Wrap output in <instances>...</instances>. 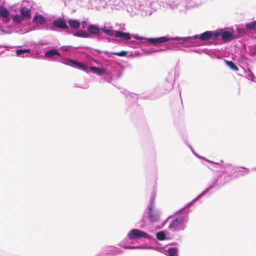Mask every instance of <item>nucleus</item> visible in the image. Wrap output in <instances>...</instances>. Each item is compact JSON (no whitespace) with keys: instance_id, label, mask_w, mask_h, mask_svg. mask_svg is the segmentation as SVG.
I'll return each mask as SVG.
<instances>
[{"instance_id":"obj_1","label":"nucleus","mask_w":256,"mask_h":256,"mask_svg":"<svg viewBox=\"0 0 256 256\" xmlns=\"http://www.w3.org/2000/svg\"><path fill=\"white\" fill-rule=\"evenodd\" d=\"M216 30L206 31L200 34H196L192 36L172 37L168 35L158 38H145L139 36L138 34L132 36L134 38L139 40L142 44L150 43L154 46L162 44L170 40L176 42V44H186L187 46H198L200 41H206L208 40H216Z\"/></svg>"},{"instance_id":"obj_2","label":"nucleus","mask_w":256,"mask_h":256,"mask_svg":"<svg viewBox=\"0 0 256 256\" xmlns=\"http://www.w3.org/2000/svg\"><path fill=\"white\" fill-rule=\"evenodd\" d=\"M188 220V212L179 215L170 222L168 228L173 232L184 231L187 228Z\"/></svg>"},{"instance_id":"obj_3","label":"nucleus","mask_w":256,"mask_h":256,"mask_svg":"<svg viewBox=\"0 0 256 256\" xmlns=\"http://www.w3.org/2000/svg\"><path fill=\"white\" fill-rule=\"evenodd\" d=\"M220 178V176H218L215 178H213L211 182L208 185V187L206 188L203 192H202L200 194H198L196 198H194L192 200L188 203L184 207L178 210L176 212H174V214L178 213H179L181 211L184 210L186 208H190L191 206H192L194 203L198 201L203 196H205L206 194H208L210 190H212L214 188H216L217 189L219 188L221 186L224 185L225 184L224 182L222 183L220 182V184H218V182Z\"/></svg>"},{"instance_id":"obj_4","label":"nucleus","mask_w":256,"mask_h":256,"mask_svg":"<svg viewBox=\"0 0 256 256\" xmlns=\"http://www.w3.org/2000/svg\"><path fill=\"white\" fill-rule=\"evenodd\" d=\"M156 192H153L152 193V196L150 202L146 210V214L148 216L149 220L151 222H154L158 220L160 214V211L158 210H154V206L155 202V198Z\"/></svg>"},{"instance_id":"obj_5","label":"nucleus","mask_w":256,"mask_h":256,"mask_svg":"<svg viewBox=\"0 0 256 256\" xmlns=\"http://www.w3.org/2000/svg\"><path fill=\"white\" fill-rule=\"evenodd\" d=\"M128 238L129 240L134 239H140L142 238H144L150 240L152 236L147 233L136 228L132 229L128 234ZM129 243H132V240Z\"/></svg>"},{"instance_id":"obj_6","label":"nucleus","mask_w":256,"mask_h":256,"mask_svg":"<svg viewBox=\"0 0 256 256\" xmlns=\"http://www.w3.org/2000/svg\"><path fill=\"white\" fill-rule=\"evenodd\" d=\"M217 34L216 40H218L219 37H220L222 40L224 41L231 40L234 38H237V36H234L232 34V30H230L224 31L222 29H220L218 30H216Z\"/></svg>"},{"instance_id":"obj_7","label":"nucleus","mask_w":256,"mask_h":256,"mask_svg":"<svg viewBox=\"0 0 256 256\" xmlns=\"http://www.w3.org/2000/svg\"><path fill=\"white\" fill-rule=\"evenodd\" d=\"M62 62L64 64L84 70H86L88 68L87 65L84 63L70 58H65Z\"/></svg>"},{"instance_id":"obj_8","label":"nucleus","mask_w":256,"mask_h":256,"mask_svg":"<svg viewBox=\"0 0 256 256\" xmlns=\"http://www.w3.org/2000/svg\"><path fill=\"white\" fill-rule=\"evenodd\" d=\"M52 24L54 29L60 28L62 30H66L68 28V26L64 20L60 17H58L56 20L52 21Z\"/></svg>"},{"instance_id":"obj_9","label":"nucleus","mask_w":256,"mask_h":256,"mask_svg":"<svg viewBox=\"0 0 256 256\" xmlns=\"http://www.w3.org/2000/svg\"><path fill=\"white\" fill-rule=\"evenodd\" d=\"M110 66L112 68L111 71L112 76H115L118 78H120L122 73L120 66L116 63H112Z\"/></svg>"},{"instance_id":"obj_10","label":"nucleus","mask_w":256,"mask_h":256,"mask_svg":"<svg viewBox=\"0 0 256 256\" xmlns=\"http://www.w3.org/2000/svg\"><path fill=\"white\" fill-rule=\"evenodd\" d=\"M10 12L9 10L2 6H0V18H2L4 22L7 23L10 21Z\"/></svg>"},{"instance_id":"obj_11","label":"nucleus","mask_w":256,"mask_h":256,"mask_svg":"<svg viewBox=\"0 0 256 256\" xmlns=\"http://www.w3.org/2000/svg\"><path fill=\"white\" fill-rule=\"evenodd\" d=\"M100 31V28L96 24H90L87 27V32L89 34L90 38H92V36H96L98 34Z\"/></svg>"},{"instance_id":"obj_12","label":"nucleus","mask_w":256,"mask_h":256,"mask_svg":"<svg viewBox=\"0 0 256 256\" xmlns=\"http://www.w3.org/2000/svg\"><path fill=\"white\" fill-rule=\"evenodd\" d=\"M32 22L38 24H42L46 22V18L41 14L36 13L32 18Z\"/></svg>"},{"instance_id":"obj_13","label":"nucleus","mask_w":256,"mask_h":256,"mask_svg":"<svg viewBox=\"0 0 256 256\" xmlns=\"http://www.w3.org/2000/svg\"><path fill=\"white\" fill-rule=\"evenodd\" d=\"M100 30L106 35L108 36L112 37L113 36H115V32L112 27L110 26H104L100 27Z\"/></svg>"},{"instance_id":"obj_14","label":"nucleus","mask_w":256,"mask_h":256,"mask_svg":"<svg viewBox=\"0 0 256 256\" xmlns=\"http://www.w3.org/2000/svg\"><path fill=\"white\" fill-rule=\"evenodd\" d=\"M115 37L120 38L122 40H129L131 38V35L128 32L116 30L115 32Z\"/></svg>"},{"instance_id":"obj_15","label":"nucleus","mask_w":256,"mask_h":256,"mask_svg":"<svg viewBox=\"0 0 256 256\" xmlns=\"http://www.w3.org/2000/svg\"><path fill=\"white\" fill-rule=\"evenodd\" d=\"M89 68L94 74H96L98 76H101L104 74H108V72H106V69L104 68L90 66Z\"/></svg>"},{"instance_id":"obj_16","label":"nucleus","mask_w":256,"mask_h":256,"mask_svg":"<svg viewBox=\"0 0 256 256\" xmlns=\"http://www.w3.org/2000/svg\"><path fill=\"white\" fill-rule=\"evenodd\" d=\"M56 56L61 57V54L56 49H50L46 50L44 53V56L46 58H50Z\"/></svg>"},{"instance_id":"obj_17","label":"nucleus","mask_w":256,"mask_h":256,"mask_svg":"<svg viewBox=\"0 0 256 256\" xmlns=\"http://www.w3.org/2000/svg\"><path fill=\"white\" fill-rule=\"evenodd\" d=\"M120 246L126 248V249H142V248H154L153 246H150L148 248H144L142 246H132L129 245L128 244H126L124 243V241L121 242L119 244Z\"/></svg>"},{"instance_id":"obj_18","label":"nucleus","mask_w":256,"mask_h":256,"mask_svg":"<svg viewBox=\"0 0 256 256\" xmlns=\"http://www.w3.org/2000/svg\"><path fill=\"white\" fill-rule=\"evenodd\" d=\"M227 166L232 168L234 172H242L241 176H244L245 174H247L249 172V170L245 167L234 166L232 165H228Z\"/></svg>"},{"instance_id":"obj_19","label":"nucleus","mask_w":256,"mask_h":256,"mask_svg":"<svg viewBox=\"0 0 256 256\" xmlns=\"http://www.w3.org/2000/svg\"><path fill=\"white\" fill-rule=\"evenodd\" d=\"M166 80L168 82V88L166 90V92H168L173 88V85L175 82V78L174 76L173 72H169V77L168 79Z\"/></svg>"},{"instance_id":"obj_20","label":"nucleus","mask_w":256,"mask_h":256,"mask_svg":"<svg viewBox=\"0 0 256 256\" xmlns=\"http://www.w3.org/2000/svg\"><path fill=\"white\" fill-rule=\"evenodd\" d=\"M20 12L22 18H28L30 17V10L24 6L20 7Z\"/></svg>"},{"instance_id":"obj_21","label":"nucleus","mask_w":256,"mask_h":256,"mask_svg":"<svg viewBox=\"0 0 256 256\" xmlns=\"http://www.w3.org/2000/svg\"><path fill=\"white\" fill-rule=\"evenodd\" d=\"M30 52V49H19L16 50V54L17 56L26 58L28 56V53Z\"/></svg>"},{"instance_id":"obj_22","label":"nucleus","mask_w":256,"mask_h":256,"mask_svg":"<svg viewBox=\"0 0 256 256\" xmlns=\"http://www.w3.org/2000/svg\"><path fill=\"white\" fill-rule=\"evenodd\" d=\"M70 26L74 29H78L80 26V22L77 20L70 19L68 20Z\"/></svg>"},{"instance_id":"obj_23","label":"nucleus","mask_w":256,"mask_h":256,"mask_svg":"<svg viewBox=\"0 0 256 256\" xmlns=\"http://www.w3.org/2000/svg\"><path fill=\"white\" fill-rule=\"evenodd\" d=\"M73 35L75 36L83 38H90L89 34L86 30H78L76 32H73Z\"/></svg>"},{"instance_id":"obj_24","label":"nucleus","mask_w":256,"mask_h":256,"mask_svg":"<svg viewBox=\"0 0 256 256\" xmlns=\"http://www.w3.org/2000/svg\"><path fill=\"white\" fill-rule=\"evenodd\" d=\"M166 234H168V232L162 230V231H160V232H156V237L158 240H165L169 239L166 236Z\"/></svg>"},{"instance_id":"obj_25","label":"nucleus","mask_w":256,"mask_h":256,"mask_svg":"<svg viewBox=\"0 0 256 256\" xmlns=\"http://www.w3.org/2000/svg\"><path fill=\"white\" fill-rule=\"evenodd\" d=\"M96 38L98 41H104L105 42H110V38L108 36L104 35L102 34V32H100L98 34H97L96 35Z\"/></svg>"},{"instance_id":"obj_26","label":"nucleus","mask_w":256,"mask_h":256,"mask_svg":"<svg viewBox=\"0 0 256 256\" xmlns=\"http://www.w3.org/2000/svg\"><path fill=\"white\" fill-rule=\"evenodd\" d=\"M168 256H178V248L176 247L170 248L166 250Z\"/></svg>"},{"instance_id":"obj_27","label":"nucleus","mask_w":256,"mask_h":256,"mask_svg":"<svg viewBox=\"0 0 256 256\" xmlns=\"http://www.w3.org/2000/svg\"><path fill=\"white\" fill-rule=\"evenodd\" d=\"M246 51L252 56H256V45L248 46L246 48Z\"/></svg>"},{"instance_id":"obj_28","label":"nucleus","mask_w":256,"mask_h":256,"mask_svg":"<svg viewBox=\"0 0 256 256\" xmlns=\"http://www.w3.org/2000/svg\"><path fill=\"white\" fill-rule=\"evenodd\" d=\"M245 73L246 74V77L250 80L251 81H252L254 82H255V80H256V78L254 76V74L252 73V72L250 70H244Z\"/></svg>"},{"instance_id":"obj_29","label":"nucleus","mask_w":256,"mask_h":256,"mask_svg":"<svg viewBox=\"0 0 256 256\" xmlns=\"http://www.w3.org/2000/svg\"><path fill=\"white\" fill-rule=\"evenodd\" d=\"M224 60L226 65L228 66L232 70H233L235 71L238 70V68L233 62L230 60Z\"/></svg>"},{"instance_id":"obj_30","label":"nucleus","mask_w":256,"mask_h":256,"mask_svg":"<svg viewBox=\"0 0 256 256\" xmlns=\"http://www.w3.org/2000/svg\"><path fill=\"white\" fill-rule=\"evenodd\" d=\"M246 28L249 30H254L256 28V20L246 24Z\"/></svg>"},{"instance_id":"obj_31","label":"nucleus","mask_w":256,"mask_h":256,"mask_svg":"<svg viewBox=\"0 0 256 256\" xmlns=\"http://www.w3.org/2000/svg\"><path fill=\"white\" fill-rule=\"evenodd\" d=\"M23 20L24 19L20 15L16 14L12 17V21L15 24H20L23 21Z\"/></svg>"},{"instance_id":"obj_32","label":"nucleus","mask_w":256,"mask_h":256,"mask_svg":"<svg viewBox=\"0 0 256 256\" xmlns=\"http://www.w3.org/2000/svg\"><path fill=\"white\" fill-rule=\"evenodd\" d=\"M80 53H82V54H84V56L86 57V58L87 60H92V61H93L96 64H99V62H98V60L94 59L92 56L90 54H86L84 52V51H79L78 52Z\"/></svg>"},{"instance_id":"obj_33","label":"nucleus","mask_w":256,"mask_h":256,"mask_svg":"<svg viewBox=\"0 0 256 256\" xmlns=\"http://www.w3.org/2000/svg\"><path fill=\"white\" fill-rule=\"evenodd\" d=\"M120 92L124 94L125 96L127 97H131L132 98H137V94H132L130 92L126 91V90L122 88L120 90Z\"/></svg>"},{"instance_id":"obj_34","label":"nucleus","mask_w":256,"mask_h":256,"mask_svg":"<svg viewBox=\"0 0 256 256\" xmlns=\"http://www.w3.org/2000/svg\"><path fill=\"white\" fill-rule=\"evenodd\" d=\"M228 165H231V164H224V168L225 169V170H224L225 172H226L228 174H229L230 176L236 172H234V170H232V168H230L228 167L227 166Z\"/></svg>"},{"instance_id":"obj_35","label":"nucleus","mask_w":256,"mask_h":256,"mask_svg":"<svg viewBox=\"0 0 256 256\" xmlns=\"http://www.w3.org/2000/svg\"><path fill=\"white\" fill-rule=\"evenodd\" d=\"M128 52L126 51H124V50H122V51H120V52H111L110 54H114V55H116V56H124L126 55V54H128Z\"/></svg>"},{"instance_id":"obj_36","label":"nucleus","mask_w":256,"mask_h":256,"mask_svg":"<svg viewBox=\"0 0 256 256\" xmlns=\"http://www.w3.org/2000/svg\"><path fill=\"white\" fill-rule=\"evenodd\" d=\"M42 30H50L52 31H56L57 30L56 29H54L53 27V25L52 24V26H49L48 25L44 26L42 27Z\"/></svg>"},{"instance_id":"obj_37","label":"nucleus","mask_w":256,"mask_h":256,"mask_svg":"<svg viewBox=\"0 0 256 256\" xmlns=\"http://www.w3.org/2000/svg\"><path fill=\"white\" fill-rule=\"evenodd\" d=\"M164 49H160V50H155L154 48H152L150 50H144V52L146 54H150L153 52H160L164 50Z\"/></svg>"},{"instance_id":"obj_38","label":"nucleus","mask_w":256,"mask_h":256,"mask_svg":"<svg viewBox=\"0 0 256 256\" xmlns=\"http://www.w3.org/2000/svg\"><path fill=\"white\" fill-rule=\"evenodd\" d=\"M72 47L70 46H62L60 47V50L63 51L68 52L70 51Z\"/></svg>"},{"instance_id":"obj_39","label":"nucleus","mask_w":256,"mask_h":256,"mask_svg":"<svg viewBox=\"0 0 256 256\" xmlns=\"http://www.w3.org/2000/svg\"><path fill=\"white\" fill-rule=\"evenodd\" d=\"M138 46V44L136 42L135 40H132L128 44V46L132 48H136Z\"/></svg>"},{"instance_id":"obj_40","label":"nucleus","mask_w":256,"mask_h":256,"mask_svg":"<svg viewBox=\"0 0 256 256\" xmlns=\"http://www.w3.org/2000/svg\"><path fill=\"white\" fill-rule=\"evenodd\" d=\"M113 255H116L118 254H120L123 252V251L120 248H116L114 250H112Z\"/></svg>"},{"instance_id":"obj_41","label":"nucleus","mask_w":256,"mask_h":256,"mask_svg":"<svg viewBox=\"0 0 256 256\" xmlns=\"http://www.w3.org/2000/svg\"><path fill=\"white\" fill-rule=\"evenodd\" d=\"M170 216L168 217L166 220H164L162 224V226L159 227L160 228H161L162 226H164L165 224H166L168 220L170 218Z\"/></svg>"},{"instance_id":"obj_42","label":"nucleus","mask_w":256,"mask_h":256,"mask_svg":"<svg viewBox=\"0 0 256 256\" xmlns=\"http://www.w3.org/2000/svg\"><path fill=\"white\" fill-rule=\"evenodd\" d=\"M82 28H84L87 25V22L86 21H82Z\"/></svg>"},{"instance_id":"obj_43","label":"nucleus","mask_w":256,"mask_h":256,"mask_svg":"<svg viewBox=\"0 0 256 256\" xmlns=\"http://www.w3.org/2000/svg\"><path fill=\"white\" fill-rule=\"evenodd\" d=\"M142 56V54L138 52H134V57H138Z\"/></svg>"},{"instance_id":"obj_44","label":"nucleus","mask_w":256,"mask_h":256,"mask_svg":"<svg viewBox=\"0 0 256 256\" xmlns=\"http://www.w3.org/2000/svg\"><path fill=\"white\" fill-rule=\"evenodd\" d=\"M189 147H190V148L191 149L192 152V153H193V154H194L197 157H199V156H198L197 154H196V153L194 151V150H192V147L191 146H189Z\"/></svg>"},{"instance_id":"obj_45","label":"nucleus","mask_w":256,"mask_h":256,"mask_svg":"<svg viewBox=\"0 0 256 256\" xmlns=\"http://www.w3.org/2000/svg\"><path fill=\"white\" fill-rule=\"evenodd\" d=\"M86 54H88L87 52H84ZM88 54H90V55L92 56H98V55L96 54H94L93 52H90L88 53Z\"/></svg>"},{"instance_id":"obj_46","label":"nucleus","mask_w":256,"mask_h":256,"mask_svg":"<svg viewBox=\"0 0 256 256\" xmlns=\"http://www.w3.org/2000/svg\"><path fill=\"white\" fill-rule=\"evenodd\" d=\"M94 50L96 51L99 54H100L102 52V51L100 50L96 49Z\"/></svg>"},{"instance_id":"obj_47","label":"nucleus","mask_w":256,"mask_h":256,"mask_svg":"<svg viewBox=\"0 0 256 256\" xmlns=\"http://www.w3.org/2000/svg\"><path fill=\"white\" fill-rule=\"evenodd\" d=\"M128 56L130 57H134V52H130Z\"/></svg>"},{"instance_id":"obj_48","label":"nucleus","mask_w":256,"mask_h":256,"mask_svg":"<svg viewBox=\"0 0 256 256\" xmlns=\"http://www.w3.org/2000/svg\"><path fill=\"white\" fill-rule=\"evenodd\" d=\"M90 48V47L88 46H78L74 48Z\"/></svg>"},{"instance_id":"obj_49","label":"nucleus","mask_w":256,"mask_h":256,"mask_svg":"<svg viewBox=\"0 0 256 256\" xmlns=\"http://www.w3.org/2000/svg\"><path fill=\"white\" fill-rule=\"evenodd\" d=\"M158 97L156 96H152V97H150V98H148L150 99V100H155Z\"/></svg>"},{"instance_id":"obj_50","label":"nucleus","mask_w":256,"mask_h":256,"mask_svg":"<svg viewBox=\"0 0 256 256\" xmlns=\"http://www.w3.org/2000/svg\"><path fill=\"white\" fill-rule=\"evenodd\" d=\"M102 52L106 54H108L109 52L108 51H104Z\"/></svg>"},{"instance_id":"obj_51","label":"nucleus","mask_w":256,"mask_h":256,"mask_svg":"<svg viewBox=\"0 0 256 256\" xmlns=\"http://www.w3.org/2000/svg\"><path fill=\"white\" fill-rule=\"evenodd\" d=\"M5 48V46H4L2 45H0V48Z\"/></svg>"},{"instance_id":"obj_52","label":"nucleus","mask_w":256,"mask_h":256,"mask_svg":"<svg viewBox=\"0 0 256 256\" xmlns=\"http://www.w3.org/2000/svg\"><path fill=\"white\" fill-rule=\"evenodd\" d=\"M70 0H64V2H69Z\"/></svg>"},{"instance_id":"obj_53","label":"nucleus","mask_w":256,"mask_h":256,"mask_svg":"<svg viewBox=\"0 0 256 256\" xmlns=\"http://www.w3.org/2000/svg\"><path fill=\"white\" fill-rule=\"evenodd\" d=\"M220 162V163H223V162H224L222 160H221Z\"/></svg>"},{"instance_id":"obj_54","label":"nucleus","mask_w":256,"mask_h":256,"mask_svg":"<svg viewBox=\"0 0 256 256\" xmlns=\"http://www.w3.org/2000/svg\"><path fill=\"white\" fill-rule=\"evenodd\" d=\"M180 96L181 98V94H180Z\"/></svg>"},{"instance_id":"obj_55","label":"nucleus","mask_w":256,"mask_h":256,"mask_svg":"<svg viewBox=\"0 0 256 256\" xmlns=\"http://www.w3.org/2000/svg\"><path fill=\"white\" fill-rule=\"evenodd\" d=\"M194 52H198V51H196V50H194Z\"/></svg>"}]
</instances>
